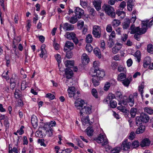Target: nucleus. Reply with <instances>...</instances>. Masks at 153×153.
Masks as SVG:
<instances>
[{
  "mask_svg": "<svg viewBox=\"0 0 153 153\" xmlns=\"http://www.w3.org/2000/svg\"><path fill=\"white\" fill-rule=\"evenodd\" d=\"M153 24V19L149 21V20L143 21L142 23V27L140 28L139 27H136L134 24H132L130 27L129 30H131L130 33L134 34L136 33H139L140 34L144 33L146 31L148 27H150Z\"/></svg>",
  "mask_w": 153,
  "mask_h": 153,
  "instance_id": "obj_1",
  "label": "nucleus"
},
{
  "mask_svg": "<svg viewBox=\"0 0 153 153\" xmlns=\"http://www.w3.org/2000/svg\"><path fill=\"white\" fill-rule=\"evenodd\" d=\"M138 97L137 92H135L133 94H130L126 99L123 98L122 100L119 102L118 104L121 105L123 104L125 107H128V105L130 107H132L134 104L135 100L137 99Z\"/></svg>",
  "mask_w": 153,
  "mask_h": 153,
  "instance_id": "obj_2",
  "label": "nucleus"
},
{
  "mask_svg": "<svg viewBox=\"0 0 153 153\" xmlns=\"http://www.w3.org/2000/svg\"><path fill=\"white\" fill-rule=\"evenodd\" d=\"M102 9L105 13L112 18H114L116 14L114 8L108 4H104L102 7Z\"/></svg>",
  "mask_w": 153,
  "mask_h": 153,
  "instance_id": "obj_3",
  "label": "nucleus"
},
{
  "mask_svg": "<svg viewBox=\"0 0 153 153\" xmlns=\"http://www.w3.org/2000/svg\"><path fill=\"white\" fill-rule=\"evenodd\" d=\"M149 120V117L147 114H141L140 117H137L136 118V124L140 125L142 123H146L148 122Z\"/></svg>",
  "mask_w": 153,
  "mask_h": 153,
  "instance_id": "obj_4",
  "label": "nucleus"
},
{
  "mask_svg": "<svg viewBox=\"0 0 153 153\" xmlns=\"http://www.w3.org/2000/svg\"><path fill=\"white\" fill-rule=\"evenodd\" d=\"M94 140L99 143H102V146L107 145L108 143V139L105 134H100L98 137L94 139Z\"/></svg>",
  "mask_w": 153,
  "mask_h": 153,
  "instance_id": "obj_5",
  "label": "nucleus"
},
{
  "mask_svg": "<svg viewBox=\"0 0 153 153\" xmlns=\"http://www.w3.org/2000/svg\"><path fill=\"white\" fill-rule=\"evenodd\" d=\"M137 19L136 16H132L130 19L128 18H125L123 23V28L124 29H128L130 23H134Z\"/></svg>",
  "mask_w": 153,
  "mask_h": 153,
  "instance_id": "obj_6",
  "label": "nucleus"
},
{
  "mask_svg": "<svg viewBox=\"0 0 153 153\" xmlns=\"http://www.w3.org/2000/svg\"><path fill=\"white\" fill-rule=\"evenodd\" d=\"M65 36L67 39L72 40L75 44L76 45L78 43L79 40L76 37V34L74 32H66Z\"/></svg>",
  "mask_w": 153,
  "mask_h": 153,
  "instance_id": "obj_7",
  "label": "nucleus"
},
{
  "mask_svg": "<svg viewBox=\"0 0 153 153\" xmlns=\"http://www.w3.org/2000/svg\"><path fill=\"white\" fill-rule=\"evenodd\" d=\"M92 34L94 36L99 38L101 36V30L100 27L98 25H94L93 29Z\"/></svg>",
  "mask_w": 153,
  "mask_h": 153,
  "instance_id": "obj_8",
  "label": "nucleus"
},
{
  "mask_svg": "<svg viewBox=\"0 0 153 153\" xmlns=\"http://www.w3.org/2000/svg\"><path fill=\"white\" fill-rule=\"evenodd\" d=\"M131 147V143L128 142L127 139H125L122 142L121 145V149L124 151L128 150L130 149Z\"/></svg>",
  "mask_w": 153,
  "mask_h": 153,
  "instance_id": "obj_9",
  "label": "nucleus"
},
{
  "mask_svg": "<svg viewBox=\"0 0 153 153\" xmlns=\"http://www.w3.org/2000/svg\"><path fill=\"white\" fill-rule=\"evenodd\" d=\"M94 74H96L95 75L96 77H98L100 80L102 79L105 76V72L103 70H101L99 69L95 68L94 69V72H93Z\"/></svg>",
  "mask_w": 153,
  "mask_h": 153,
  "instance_id": "obj_10",
  "label": "nucleus"
},
{
  "mask_svg": "<svg viewBox=\"0 0 153 153\" xmlns=\"http://www.w3.org/2000/svg\"><path fill=\"white\" fill-rule=\"evenodd\" d=\"M74 104L77 109L80 111V109H82L83 108V106L85 104V102L81 99H79L75 102Z\"/></svg>",
  "mask_w": 153,
  "mask_h": 153,
  "instance_id": "obj_11",
  "label": "nucleus"
},
{
  "mask_svg": "<svg viewBox=\"0 0 153 153\" xmlns=\"http://www.w3.org/2000/svg\"><path fill=\"white\" fill-rule=\"evenodd\" d=\"M75 16L78 19L80 18L84 13V10L79 7H76L74 10Z\"/></svg>",
  "mask_w": 153,
  "mask_h": 153,
  "instance_id": "obj_12",
  "label": "nucleus"
},
{
  "mask_svg": "<svg viewBox=\"0 0 153 153\" xmlns=\"http://www.w3.org/2000/svg\"><path fill=\"white\" fill-rule=\"evenodd\" d=\"M91 112V108L89 106H84L83 108L80 109V114L81 115H83V113L90 114Z\"/></svg>",
  "mask_w": 153,
  "mask_h": 153,
  "instance_id": "obj_13",
  "label": "nucleus"
},
{
  "mask_svg": "<svg viewBox=\"0 0 153 153\" xmlns=\"http://www.w3.org/2000/svg\"><path fill=\"white\" fill-rule=\"evenodd\" d=\"M62 28L65 31L73 30L74 29V25L65 23L62 25Z\"/></svg>",
  "mask_w": 153,
  "mask_h": 153,
  "instance_id": "obj_14",
  "label": "nucleus"
},
{
  "mask_svg": "<svg viewBox=\"0 0 153 153\" xmlns=\"http://www.w3.org/2000/svg\"><path fill=\"white\" fill-rule=\"evenodd\" d=\"M65 77L66 78L69 79L71 78L73 75V71L68 68H66L65 71Z\"/></svg>",
  "mask_w": 153,
  "mask_h": 153,
  "instance_id": "obj_15",
  "label": "nucleus"
},
{
  "mask_svg": "<svg viewBox=\"0 0 153 153\" xmlns=\"http://www.w3.org/2000/svg\"><path fill=\"white\" fill-rule=\"evenodd\" d=\"M68 96L70 97H72L73 94L77 91L74 86L69 87L68 89Z\"/></svg>",
  "mask_w": 153,
  "mask_h": 153,
  "instance_id": "obj_16",
  "label": "nucleus"
},
{
  "mask_svg": "<svg viewBox=\"0 0 153 153\" xmlns=\"http://www.w3.org/2000/svg\"><path fill=\"white\" fill-rule=\"evenodd\" d=\"M74 48V44L73 43L71 42L68 41L65 43L64 48V50L65 51L67 50L68 49L71 50Z\"/></svg>",
  "mask_w": 153,
  "mask_h": 153,
  "instance_id": "obj_17",
  "label": "nucleus"
},
{
  "mask_svg": "<svg viewBox=\"0 0 153 153\" xmlns=\"http://www.w3.org/2000/svg\"><path fill=\"white\" fill-rule=\"evenodd\" d=\"M82 63L84 65L87 64L89 61V58L88 56L86 53H83L82 57Z\"/></svg>",
  "mask_w": 153,
  "mask_h": 153,
  "instance_id": "obj_18",
  "label": "nucleus"
},
{
  "mask_svg": "<svg viewBox=\"0 0 153 153\" xmlns=\"http://www.w3.org/2000/svg\"><path fill=\"white\" fill-rule=\"evenodd\" d=\"M132 80L131 76L128 77L126 79H124L121 82L123 85L126 87L128 86L131 82Z\"/></svg>",
  "mask_w": 153,
  "mask_h": 153,
  "instance_id": "obj_19",
  "label": "nucleus"
},
{
  "mask_svg": "<svg viewBox=\"0 0 153 153\" xmlns=\"http://www.w3.org/2000/svg\"><path fill=\"white\" fill-rule=\"evenodd\" d=\"M93 78L92 79V82L93 85L95 87L98 86L100 84L99 80H100L98 77H96L95 74L92 75Z\"/></svg>",
  "mask_w": 153,
  "mask_h": 153,
  "instance_id": "obj_20",
  "label": "nucleus"
},
{
  "mask_svg": "<svg viewBox=\"0 0 153 153\" xmlns=\"http://www.w3.org/2000/svg\"><path fill=\"white\" fill-rule=\"evenodd\" d=\"M56 124V122L54 121H51L50 123L45 124L43 128H53V126H55Z\"/></svg>",
  "mask_w": 153,
  "mask_h": 153,
  "instance_id": "obj_21",
  "label": "nucleus"
},
{
  "mask_svg": "<svg viewBox=\"0 0 153 153\" xmlns=\"http://www.w3.org/2000/svg\"><path fill=\"white\" fill-rule=\"evenodd\" d=\"M150 141L149 139L146 138L142 140L140 143V145L142 147L148 146L149 145Z\"/></svg>",
  "mask_w": 153,
  "mask_h": 153,
  "instance_id": "obj_22",
  "label": "nucleus"
},
{
  "mask_svg": "<svg viewBox=\"0 0 153 153\" xmlns=\"http://www.w3.org/2000/svg\"><path fill=\"white\" fill-rule=\"evenodd\" d=\"M31 122L33 127L34 128H36L38 126V120L36 116H32L31 117Z\"/></svg>",
  "mask_w": 153,
  "mask_h": 153,
  "instance_id": "obj_23",
  "label": "nucleus"
},
{
  "mask_svg": "<svg viewBox=\"0 0 153 153\" xmlns=\"http://www.w3.org/2000/svg\"><path fill=\"white\" fill-rule=\"evenodd\" d=\"M118 105H120V106H118L117 107V108L118 110L125 114H127L129 112V111L127 110V109L126 108L127 107H125L123 104H122V105L120 104Z\"/></svg>",
  "mask_w": 153,
  "mask_h": 153,
  "instance_id": "obj_24",
  "label": "nucleus"
},
{
  "mask_svg": "<svg viewBox=\"0 0 153 153\" xmlns=\"http://www.w3.org/2000/svg\"><path fill=\"white\" fill-rule=\"evenodd\" d=\"M101 3L100 0H97L93 2V4L97 10H99L101 9Z\"/></svg>",
  "mask_w": 153,
  "mask_h": 153,
  "instance_id": "obj_25",
  "label": "nucleus"
},
{
  "mask_svg": "<svg viewBox=\"0 0 153 153\" xmlns=\"http://www.w3.org/2000/svg\"><path fill=\"white\" fill-rule=\"evenodd\" d=\"M151 59L149 57H146L145 58L143 62V66L144 68H146L151 63Z\"/></svg>",
  "mask_w": 153,
  "mask_h": 153,
  "instance_id": "obj_26",
  "label": "nucleus"
},
{
  "mask_svg": "<svg viewBox=\"0 0 153 153\" xmlns=\"http://www.w3.org/2000/svg\"><path fill=\"white\" fill-rule=\"evenodd\" d=\"M126 73H121L117 76V79L118 81H122L126 78Z\"/></svg>",
  "mask_w": 153,
  "mask_h": 153,
  "instance_id": "obj_27",
  "label": "nucleus"
},
{
  "mask_svg": "<svg viewBox=\"0 0 153 153\" xmlns=\"http://www.w3.org/2000/svg\"><path fill=\"white\" fill-rule=\"evenodd\" d=\"M121 24V22L119 20L114 19L111 22L112 26L114 28L117 27L119 26Z\"/></svg>",
  "mask_w": 153,
  "mask_h": 153,
  "instance_id": "obj_28",
  "label": "nucleus"
},
{
  "mask_svg": "<svg viewBox=\"0 0 153 153\" xmlns=\"http://www.w3.org/2000/svg\"><path fill=\"white\" fill-rule=\"evenodd\" d=\"M44 130L46 131V134L49 137H51L53 135V129L51 128H43Z\"/></svg>",
  "mask_w": 153,
  "mask_h": 153,
  "instance_id": "obj_29",
  "label": "nucleus"
},
{
  "mask_svg": "<svg viewBox=\"0 0 153 153\" xmlns=\"http://www.w3.org/2000/svg\"><path fill=\"white\" fill-rule=\"evenodd\" d=\"M145 130V126L143 125H141L139 127L136 131V133L139 134L143 133Z\"/></svg>",
  "mask_w": 153,
  "mask_h": 153,
  "instance_id": "obj_30",
  "label": "nucleus"
},
{
  "mask_svg": "<svg viewBox=\"0 0 153 153\" xmlns=\"http://www.w3.org/2000/svg\"><path fill=\"white\" fill-rule=\"evenodd\" d=\"M144 88V83L143 82H142L141 83L140 86H139L138 88V91L139 92H140L142 98H143V89Z\"/></svg>",
  "mask_w": 153,
  "mask_h": 153,
  "instance_id": "obj_31",
  "label": "nucleus"
},
{
  "mask_svg": "<svg viewBox=\"0 0 153 153\" xmlns=\"http://www.w3.org/2000/svg\"><path fill=\"white\" fill-rule=\"evenodd\" d=\"M121 148L119 146L115 147L110 150V153H119L121 151Z\"/></svg>",
  "mask_w": 153,
  "mask_h": 153,
  "instance_id": "obj_32",
  "label": "nucleus"
},
{
  "mask_svg": "<svg viewBox=\"0 0 153 153\" xmlns=\"http://www.w3.org/2000/svg\"><path fill=\"white\" fill-rule=\"evenodd\" d=\"M117 71L119 72L126 73L127 72V70L126 67L121 65L118 66Z\"/></svg>",
  "mask_w": 153,
  "mask_h": 153,
  "instance_id": "obj_33",
  "label": "nucleus"
},
{
  "mask_svg": "<svg viewBox=\"0 0 153 153\" xmlns=\"http://www.w3.org/2000/svg\"><path fill=\"white\" fill-rule=\"evenodd\" d=\"M86 132L88 136H91L93 134L94 130L92 128L88 127L86 130Z\"/></svg>",
  "mask_w": 153,
  "mask_h": 153,
  "instance_id": "obj_34",
  "label": "nucleus"
},
{
  "mask_svg": "<svg viewBox=\"0 0 153 153\" xmlns=\"http://www.w3.org/2000/svg\"><path fill=\"white\" fill-rule=\"evenodd\" d=\"M137 111V108H132L130 110V113L131 115V117L134 118L136 114Z\"/></svg>",
  "mask_w": 153,
  "mask_h": 153,
  "instance_id": "obj_35",
  "label": "nucleus"
},
{
  "mask_svg": "<svg viewBox=\"0 0 153 153\" xmlns=\"http://www.w3.org/2000/svg\"><path fill=\"white\" fill-rule=\"evenodd\" d=\"M28 83L25 81H23L21 84V89L24 90L27 87H28Z\"/></svg>",
  "mask_w": 153,
  "mask_h": 153,
  "instance_id": "obj_36",
  "label": "nucleus"
},
{
  "mask_svg": "<svg viewBox=\"0 0 153 153\" xmlns=\"http://www.w3.org/2000/svg\"><path fill=\"white\" fill-rule=\"evenodd\" d=\"M134 56L137 58V62H140V61L141 56L140 51H137L134 55Z\"/></svg>",
  "mask_w": 153,
  "mask_h": 153,
  "instance_id": "obj_37",
  "label": "nucleus"
},
{
  "mask_svg": "<svg viewBox=\"0 0 153 153\" xmlns=\"http://www.w3.org/2000/svg\"><path fill=\"white\" fill-rule=\"evenodd\" d=\"M65 66L68 68L70 67L71 66H73L74 65V61L67 60L65 63Z\"/></svg>",
  "mask_w": 153,
  "mask_h": 153,
  "instance_id": "obj_38",
  "label": "nucleus"
},
{
  "mask_svg": "<svg viewBox=\"0 0 153 153\" xmlns=\"http://www.w3.org/2000/svg\"><path fill=\"white\" fill-rule=\"evenodd\" d=\"M147 51L151 54L153 53V45L151 44H148L147 46Z\"/></svg>",
  "mask_w": 153,
  "mask_h": 153,
  "instance_id": "obj_39",
  "label": "nucleus"
},
{
  "mask_svg": "<svg viewBox=\"0 0 153 153\" xmlns=\"http://www.w3.org/2000/svg\"><path fill=\"white\" fill-rule=\"evenodd\" d=\"M144 111L149 114H153V109L151 107H145L144 109Z\"/></svg>",
  "mask_w": 153,
  "mask_h": 153,
  "instance_id": "obj_40",
  "label": "nucleus"
},
{
  "mask_svg": "<svg viewBox=\"0 0 153 153\" xmlns=\"http://www.w3.org/2000/svg\"><path fill=\"white\" fill-rule=\"evenodd\" d=\"M118 62L116 61L113 62H112L111 67V68L113 70H116L118 68Z\"/></svg>",
  "mask_w": 153,
  "mask_h": 153,
  "instance_id": "obj_41",
  "label": "nucleus"
},
{
  "mask_svg": "<svg viewBox=\"0 0 153 153\" xmlns=\"http://www.w3.org/2000/svg\"><path fill=\"white\" fill-rule=\"evenodd\" d=\"M86 42L88 43L91 42L93 41V38L91 35L88 34L85 38Z\"/></svg>",
  "mask_w": 153,
  "mask_h": 153,
  "instance_id": "obj_42",
  "label": "nucleus"
},
{
  "mask_svg": "<svg viewBox=\"0 0 153 153\" xmlns=\"http://www.w3.org/2000/svg\"><path fill=\"white\" fill-rule=\"evenodd\" d=\"M140 145V143L137 140L133 141L131 143V146L133 148H136L138 147Z\"/></svg>",
  "mask_w": 153,
  "mask_h": 153,
  "instance_id": "obj_43",
  "label": "nucleus"
},
{
  "mask_svg": "<svg viewBox=\"0 0 153 153\" xmlns=\"http://www.w3.org/2000/svg\"><path fill=\"white\" fill-rule=\"evenodd\" d=\"M121 47L119 46L118 47L117 46H115L112 49V52L114 54H116L117 53L121 48Z\"/></svg>",
  "mask_w": 153,
  "mask_h": 153,
  "instance_id": "obj_44",
  "label": "nucleus"
},
{
  "mask_svg": "<svg viewBox=\"0 0 153 153\" xmlns=\"http://www.w3.org/2000/svg\"><path fill=\"white\" fill-rule=\"evenodd\" d=\"M15 97L16 99H18L21 97V93L19 89H16L14 93Z\"/></svg>",
  "mask_w": 153,
  "mask_h": 153,
  "instance_id": "obj_45",
  "label": "nucleus"
},
{
  "mask_svg": "<svg viewBox=\"0 0 153 153\" xmlns=\"http://www.w3.org/2000/svg\"><path fill=\"white\" fill-rule=\"evenodd\" d=\"M77 18L76 17L72 16L70 19L69 22L71 24H74L78 21Z\"/></svg>",
  "mask_w": 153,
  "mask_h": 153,
  "instance_id": "obj_46",
  "label": "nucleus"
},
{
  "mask_svg": "<svg viewBox=\"0 0 153 153\" xmlns=\"http://www.w3.org/2000/svg\"><path fill=\"white\" fill-rule=\"evenodd\" d=\"M92 95L96 98H98V93L97 90L95 88H93L91 90Z\"/></svg>",
  "mask_w": 153,
  "mask_h": 153,
  "instance_id": "obj_47",
  "label": "nucleus"
},
{
  "mask_svg": "<svg viewBox=\"0 0 153 153\" xmlns=\"http://www.w3.org/2000/svg\"><path fill=\"white\" fill-rule=\"evenodd\" d=\"M8 71H4L2 75V76L4 77L6 80H7L9 79V77L8 74Z\"/></svg>",
  "mask_w": 153,
  "mask_h": 153,
  "instance_id": "obj_48",
  "label": "nucleus"
},
{
  "mask_svg": "<svg viewBox=\"0 0 153 153\" xmlns=\"http://www.w3.org/2000/svg\"><path fill=\"white\" fill-rule=\"evenodd\" d=\"M84 22L82 21H79L77 23V26L79 29H81L84 26Z\"/></svg>",
  "mask_w": 153,
  "mask_h": 153,
  "instance_id": "obj_49",
  "label": "nucleus"
},
{
  "mask_svg": "<svg viewBox=\"0 0 153 153\" xmlns=\"http://www.w3.org/2000/svg\"><path fill=\"white\" fill-rule=\"evenodd\" d=\"M73 95V96H72V97H73L76 100H78L79 99H81L79 98V97L80 95V92L79 91H77Z\"/></svg>",
  "mask_w": 153,
  "mask_h": 153,
  "instance_id": "obj_50",
  "label": "nucleus"
},
{
  "mask_svg": "<svg viewBox=\"0 0 153 153\" xmlns=\"http://www.w3.org/2000/svg\"><path fill=\"white\" fill-rule=\"evenodd\" d=\"M4 125L5 126L6 131L9 128L10 123L8 120L6 119L4 120Z\"/></svg>",
  "mask_w": 153,
  "mask_h": 153,
  "instance_id": "obj_51",
  "label": "nucleus"
},
{
  "mask_svg": "<svg viewBox=\"0 0 153 153\" xmlns=\"http://www.w3.org/2000/svg\"><path fill=\"white\" fill-rule=\"evenodd\" d=\"M56 59L58 62V65L59 66L60 63L61 62V56L59 54H57L55 56Z\"/></svg>",
  "mask_w": 153,
  "mask_h": 153,
  "instance_id": "obj_52",
  "label": "nucleus"
},
{
  "mask_svg": "<svg viewBox=\"0 0 153 153\" xmlns=\"http://www.w3.org/2000/svg\"><path fill=\"white\" fill-rule=\"evenodd\" d=\"M94 51L95 54L97 56H98L100 58L101 57V54L100 52L99 51V50L98 48H94Z\"/></svg>",
  "mask_w": 153,
  "mask_h": 153,
  "instance_id": "obj_53",
  "label": "nucleus"
},
{
  "mask_svg": "<svg viewBox=\"0 0 153 153\" xmlns=\"http://www.w3.org/2000/svg\"><path fill=\"white\" fill-rule=\"evenodd\" d=\"M77 143V144L80 147L83 148L84 147V145L82 141L79 139H76V140Z\"/></svg>",
  "mask_w": 153,
  "mask_h": 153,
  "instance_id": "obj_54",
  "label": "nucleus"
},
{
  "mask_svg": "<svg viewBox=\"0 0 153 153\" xmlns=\"http://www.w3.org/2000/svg\"><path fill=\"white\" fill-rule=\"evenodd\" d=\"M114 44L113 40L112 39L110 38L107 41V45L109 48L112 47Z\"/></svg>",
  "mask_w": 153,
  "mask_h": 153,
  "instance_id": "obj_55",
  "label": "nucleus"
},
{
  "mask_svg": "<svg viewBox=\"0 0 153 153\" xmlns=\"http://www.w3.org/2000/svg\"><path fill=\"white\" fill-rule=\"evenodd\" d=\"M85 49L88 52H90L93 49V48L91 44H89L86 45Z\"/></svg>",
  "mask_w": 153,
  "mask_h": 153,
  "instance_id": "obj_56",
  "label": "nucleus"
},
{
  "mask_svg": "<svg viewBox=\"0 0 153 153\" xmlns=\"http://www.w3.org/2000/svg\"><path fill=\"white\" fill-rule=\"evenodd\" d=\"M45 97L51 100H53L55 98V96L50 93L47 94L45 96Z\"/></svg>",
  "mask_w": 153,
  "mask_h": 153,
  "instance_id": "obj_57",
  "label": "nucleus"
},
{
  "mask_svg": "<svg viewBox=\"0 0 153 153\" xmlns=\"http://www.w3.org/2000/svg\"><path fill=\"white\" fill-rule=\"evenodd\" d=\"M44 141V140L43 139H39L38 140V142L40 144L41 146L45 147L46 145Z\"/></svg>",
  "mask_w": 153,
  "mask_h": 153,
  "instance_id": "obj_58",
  "label": "nucleus"
},
{
  "mask_svg": "<svg viewBox=\"0 0 153 153\" xmlns=\"http://www.w3.org/2000/svg\"><path fill=\"white\" fill-rule=\"evenodd\" d=\"M24 128L25 127L23 126H22L20 128V129L17 130V132H18L20 135L24 133V131L23 130Z\"/></svg>",
  "mask_w": 153,
  "mask_h": 153,
  "instance_id": "obj_59",
  "label": "nucleus"
},
{
  "mask_svg": "<svg viewBox=\"0 0 153 153\" xmlns=\"http://www.w3.org/2000/svg\"><path fill=\"white\" fill-rule=\"evenodd\" d=\"M99 62L98 61H94V62L93 63V67L94 68L93 70H94L93 72H94V69L96 68L97 69H99Z\"/></svg>",
  "mask_w": 153,
  "mask_h": 153,
  "instance_id": "obj_60",
  "label": "nucleus"
},
{
  "mask_svg": "<svg viewBox=\"0 0 153 153\" xmlns=\"http://www.w3.org/2000/svg\"><path fill=\"white\" fill-rule=\"evenodd\" d=\"M111 85L109 82H107L105 84L104 87V89L105 91H107L110 87Z\"/></svg>",
  "mask_w": 153,
  "mask_h": 153,
  "instance_id": "obj_61",
  "label": "nucleus"
},
{
  "mask_svg": "<svg viewBox=\"0 0 153 153\" xmlns=\"http://www.w3.org/2000/svg\"><path fill=\"white\" fill-rule=\"evenodd\" d=\"M72 151V149L71 148H67L64 150H62L61 152L59 153H70Z\"/></svg>",
  "mask_w": 153,
  "mask_h": 153,
  "instance_id": "obj_62",
  "label": "nucleus"
},
{
  "mask_svg": "<svg viewBox=\"0 0 153 153\" xmlns=\"http://www.w3.org/2000/svg\"><path fill=\"white\" fill-rule=\"evenodd\" d=\"M110 104L111 107L112 108H114L117 106V103L115 101H111Z\"/></svg>",
  "mask_w": 153,
  "mask_h": 153,
  "instance_id": "obj_63",
  "label": "nucleus"
},
{
  "mask_svg": "<svg viewBox=\"0 0 153 153\" xmlns=\"http://www.w3.org/2000/svg\"><path fill=\"white\" fill-rule=\"evenodd\" d=\"M116 97L117 98L120 100L123 97L122 94L121 93L120 91H117L116 93Z\"/></svg>",
  "mask_w": 153,
  "mask_h": 153,
  "instance_id": "obj_64",
  "label": "nucleus"
}]
</instances>
